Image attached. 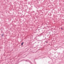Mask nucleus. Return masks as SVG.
<instances>
[{"mask_svg":"<svg viewBox=\"0 0 64 64\" xmlns=\"http://www.w3.org/2000/svg\"><path fill=\"white\" fill-rule=\"evenodd\" d=\"M24 42H22V43L21 44L22 46H23V44H24Z\"/></svg>","mask_w":64,"mask_h":64,"instance_id":"1","label":"nucleus"},{"mask_svg":"<svg viewBox=\"0 0 64 64\" xmlns=\"http://www.w3.org/2000/svg\"><path fill=\"white\" fill-rule=\"evenodd\" d=\"M46 42V43H48V42Z\"/></svg>","mask_w":64,"mask_h":64,"instance_id":"3","label":"nucleus"},{"mask_svg":"<svg viewBox=\"0 0 64 64\" xmlns=\"http://www.w3.org/2000/svg\"><path fill=\"white\" fill-rule=\"evenodd\" d=\"M61 29H62V28Z\"/></svg>","mask_w":64,"mask_h":64,"instance_id":"4","label":"nucleus"},{"mask_svg":"<svg viewBox=\"0 0 64 64\" xmlns=\"http://www.w3.org/2000/svg\"><path fill=\"white\" fill-rule=\"evenodd\" d=\"M4 35V34H2V35L1 36V37H3V36Z\"/></svg>","mask_w":64,"mask_h":64,"instance_id":"2","label":"nucleus"}]
</instances>
